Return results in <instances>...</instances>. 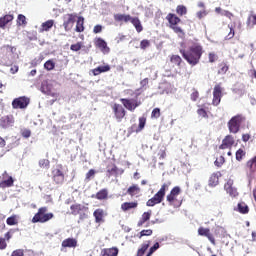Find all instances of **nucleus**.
<instances>
[{"label": "nucleus", "instance_id": "f257e3e1", "mask_svg": "<svg viewBox=\"0 0 256 256\" xmlns=\"http://www.w3.org/2000/svg\"><path fill=\"white\" fill-rule=\"evenodd\" d=\"M180 53L190 65L194 66L199 63V59H201V56L203 55V46L199 43H194L189 47L188 51L180 50Z\"/></svg>", "mask_w": 256, "mask_h": 256}, {"label": "nucleus", "instance_id": "f03ea898", "mask_svg": "<svg viewBox=\"0 0 256 256\" xmlns=\"http://www.w3.org/2000/svg\"><path fill=\"white\" fill-rule=\"evenodd\" d=\"M245 121V116L238 114L233 116L227 123V127L230 133L237 135V132L240 131L242 123Z\"/></svg>", "mask_w": 256, "mask_h": 256}, {"label": "nucleus", "instance_id": "7ed1b4c3", "mask_svg": "<svg viewBox=\"0 0 256 256\" xmlns=\"http://www.w3.org/2000/svg\"><path fill=\"white\" fill-rule=\"evenodd\" d=\"M53 217H55L53 213H47V207H41L32 218V223H47V221H51Z\"/></svg>", "mask_w": 256, "mask_h": 256}, {"label": "nucleus", "instance_id": "20e7f679", "mask_svg": "<svg viewBox=\"0 0 256 256\" xmlns=\"http://www.w3.org/2000/svg\"><path fill=\"white\" fill-rule=\"evenodd\" d=\"M30 100L25 96L18 97L12 101L13 109H27Z\"/></svg>", "mask_w": 256, "mask_h": 256}, {"label": "nucleus", "instance_id": "39448f33", "mask_svg": "<svg viewBox=\"0 0 256 256\" xmlns=\"http://www.w3.org/2000/svg\"><path fill=\"white\" fill-rule=\"evenodd\" d=\"M75 19H77V14H66L63 16V27L65 31H71L73 29Z\"/></svg>", "mask_w": 256, "mask_h": 256}, {"label": "nucleus", "instance_id": "423d86ee", "mask_svg": "<svg viewBox=\"0 0 256 256\" xmlns=\"http://www.w3.org/2000/svg\"><path fill=\"white\" fill-rule=\"evenodd\" d=\"M121 103L126 109H128V111H135V109L141 105V102L137 101L136 99L122 98Z\"/></svg>", "mask_w": 256, "mask_h": 256}, {"label": "nucleus", "instance_id": "0eeeda50", "mask_svg": "<svg viewBox=\"0 0 256 256\" xmlns=\"http://www.w3.org/2000/svg\"><path fill=\"white\" fill-rule=\"evenodd\" d=\"M13 125H15V117H13V115L3 116L0 119V127H2V129H9V127H13Z\"/></svg>", "mask_w": 256, "mask_h": 256}, {"label": "nucleus", "instance_id": "6e6552de", "mask_svg": "<svg viewBox=\"0 0 256 256\" xmlns=\"http://www.w3.org/2000/svg\"><path fill=\"white\" fill-rule=\"evenodd\" d=\"M221 97H223V89H221V86L216 85L213 90L212 105L217 107V105H219V103H221Z\"/></svg>", "mask_w": 256, "mask_h": 256}, {"label": "nucleus", "instance_id": "1a4fd4ad", "mask_svg": "<svg viewBox=\"0 0 256 256\" xmlns=\"http://www.w3.org/2000/svg\"><path fill=\"white\" fill-rule=\"evenodd\" d=\"M71 213L72 215H80V219H83V216L85 213H87V207L81 205V204H73L71 207Z\"/></svg>", "mask_w": 256, "mask_h": 256}, {"label": "nucleus", "instance_id": "9d476101", "mask_svg": "<svg viewBox=\"0 0 256 256\" xmlns=\"http://www.w3.org/2000/svg\"><path fill=\"white\" fill-rule=\"evenodd\" d=\"M180 194L181 188L176 186L171 190L170 194L166 196V201H168L170 205H173L174 201H177V197H179Z\"/></svg>", "mask_w": 256, "mask_h": 256}, {"label": "nucleus", "instance_id": "9b49d317", "mask_svg": "<svg viewBox=\"0 0 256 256\" xmlns=\"http://www.w3.org/2000/svg\"><path fill=\"white\" fill-rule=\"evenodd\" d=\"M167 191H169V184L165 183L161 186L160 190L153 196L154 199L158 203H161L165 198V193H167Z\"/></svg>", "mask_w": 256, "mask_h": 256}, {"label": "nucleus", "instance_id": "f8f14e48", "mask_svg": "<svg viewBox=\"0 0 256 256\" xmlns=\"http://www.w3.org/2000/svg\"><path fill=\"white\" fill-rule=\"evenodd\" d=\"M198 235L201 237H207V239L212 243V245H215V238L211 234V230L209 228L200 227L198 229Z\"/></svg>", "mask_w": 256, "mask_h": 256}, {"label": "nucleus", "instance_id": "ddd939ff", "mask_svg": "<svg viewBox=\"0 0 256 256\" xmlns=\"http://www.w3.org/2000/svg\"><path fill=\"white\" fill-rule=\"evenodd\" d=\"M224 189L228 195L231 197H237L239 192H237V188L233 187V180H228L224 185Z\"/></svg>", "mask_w": 256, "mask_h": 256}, {"label": "nucleus", "instance_id": "4468645a", "mask_svg": "<svg viewBox=\"0 0 256 256\" xmlns=\"http://www.w3.org/2000/svg\"><path fill=\"white\" fill-rule=\"evenodd\" d=\"M113 111L118 122H120L123 117H125V108H123V106L120 104H114Z\"/></svg>", "mask_w": 256, "mask_h": 256}, {"label": "nucleus", "instance_id": "2eb2a0df", "mask_svg": "<svg viewBox=\"0 0 256 256\" xmlns=\"http://www.w3.org/2000/svg\"><path fill=\"white\" fill-rule=\"evenodd\" d=\"M235 145V138L231 135H227L220 145V149H231Z\"/></svg>", "mask_w": 256, "mask_h": 256}, {"label": "nucleus", "instance_id": "dca6fc26", "mask_svg": "<svg viewBox=\"0 0 256 256\" xmlns=\"http://www.w3.org/2000/svg\"><path fill=\"white\" fill-rule=\"evenodd\" d=\"M52 175L55 183H57L58 185L65 181V176L63 175V172H61V170L59 169H54L52 171Z\"/></svg>", "mask_w": 256, "mask_h": 256}, {"label": "nucleus", "instance_id": "f3484780", "mask_svg": "<svg viewBox=\"0 0 256 256\" xmlns=\"http://www.w3.org/2000/svg\"><path fill=\"white\" fill-rule=\"evenodd\" d=\"M5 177H7V172H4L3 174V181L0 182V187L1 189H5L7 187H13V177L9 176L8 179H5Z\"/></svg>", "mask_w": 256, "mask_h": 256}, {"label": "nucleus", "instance_id": "a211bd4d", "mask_svg": "<svg viewBox=\"0 0 256 256\" xmlns=\"http://www.w3.org/2000/svg\"><path fill=\"white\" fill-rule=\"evenodd\" d=\"M13 19L14 17L11 14H7L4 17H0V29H5L6 25H8V23H11Z\"/></svg>", "mask_w": 256, "mask_h": 256}, {"label": "nucleus", "instance_id": "6ab92c4d", "mask_svg": "<svg viewBox=\"0 0 256 256\" xmlns=\"http://www.w3.org/2000/svg\"><path fill=\"white\" fill-rule=\"evenodd\" d=\"M114 20L118 21L119 23H129L131 21V15L127 14H115L114 15Z\"/></svg>", "mask_w": 256, "mask_h": 256}, {"label": "nucleus", "instance_id": "aec40b11", "mask_svg": "<svg viewBox=\"0 0 256 256\" xmlns=\"http://www.w3.org/2000/svg\"><path fill=\"white\" fill-rule=\"evenodd\" d=\"M119 255V249L117 248H106L101 251V256H117Z\"/></svg>", "mask_w": 256, "mask_h": 256}, {"label": "nucleus", "instance_id": "412c9836", "mask_svg": "<svg viewBox=\"0 0 256 256\" xmlns=\"http://www.w3.org/2000/svg\"><path fill=\"white\" fill-rule=\"evenodd\" d=\"M96 46H98L99 49H101L102 53H109V47H107V42H105V40L98 38L96 40Z\"/></svg>", "mask_w": 256, "mask_h": 256}, {"label": "nucleus", "instance_id": "4be33fe9", "mask_svg": "<svg viewBox=\"0 0 256 256\" xmlns=\"http://www.w3.org/2000/svg\"><path fill=\"white\" fill-rule=\"evenodd\" d=\"M167 21L170 24V27H175L177 26V23H180L181 19H179V17H177L175 14H168L166 17Z\"/></svg>", "mask_w": 256, "mask_h": 256}, {"label": "nucleus", "instance_id": "5701e85b", "mask_svg": "<svg viewBox=\"0 0 256 256\" xmlns=\"http://www.w3.org/2000/svg\"><path fill=\"white\" fill-rule=\"evenodd\" d=\"M219 177H221L220 172H216L210 176V179H209L210 187H216V185H219Z\"/></svg>", "mask_w": 256, "mask_h": 256}, {"label": "nucleus", "instance_id": "b1692460", "mask_svg": "<svg viewBox=\"0 0 256 256\" xmlns=\"http://www.w3.org/2000/svg\"><path fill=\"white\" fill-rule=\"evenodd\" d=\"M93 215L95 217L96 223H101V222H103V218L105 217V211H103V209L99 208L94 211Z\"/></svg>", "mask_w": 256, "mask_h": 256}, {"label": "nucleus", "instance_id": "393cba45", "mask_svg": "<svg viewBox=\"0 0 256 256\" xmlns=\"http://www.w3.org/2000/svg\"><path fill=\"white\" fill-rule=\"evenodd\" d=\"M130 22L134 25L137 33H141V31H143V25H141V20H139V18L131 17Z\"/></svg>", "mask_w": 256, "mask_h": 256}, {"label": "nucleus", "instance_id": "a878e982", "mask_svg": "<svg viewBox=\"0 0 256 256\" xmlns=\"http://www.w3.org/2000/svg\"><path fill=\"white\" fill-rule=\"evenodd\" d=\"M62 247H77V240L74 238H67L63 240Z\"/></svg>", "mask_w": 256, "mask_h": 256}, {"label": "nucleus", "instance_id": "bb28decb", "mask_svg": "<svg viewBox=\"0 0 256 256\" xmlns=\"http://www.w3.org/2000/svg\"><path fill=\"white\" fill-rule=\"evenodd\" d=\"M83 23H85V18L79 16L76 23L77 33H82V31H85V27L83 26Z\"/></svg>", "mask_w": 256, "mask_h": 256}, {"label": "nucleus", "instance_id": "cd10ccee", "mask_svg": "<svg viewBox=\"0 0 256 256\" xmlns=\"http://www.w3.org/2000/svg\"><path fill=\"white\" fill-rule=\"evenodd\" d=\"M111 67L109 65L99 66L93 70L94 75H101V73H107Z\"/></svg>", "mask_w": 256, "mask_h": 256}, {"label": "nucleus", "instance_id": "c85d7f7f", "mask_svg": "<svg viewBox=\"0 0 256 256\" xmlns=\"http://www.w3.org/2000/svg\"><path fill=\"white\" fill-rule=\"evenodd\" d=\"M137 207V202H125L121 205L122 211H129L130 209H135Z\"/></svg>", "mask_w": 256, "mask_h": 256}, {"label": "nucleus", "instance_id": "c756f323", "mask_svg": "<svg viewBox=\"0 0 256 256\" xmlns=\"http://www.w3.org/2000/svg\"><path fill=\"white\" fill-rule=\"evenodd\" d=\"M149 219H151V211L144 212L142 214L141 220L138 222V227H141V225H143V223H146V221H149Z\"/></svg>", "mask_w": 256, "mask_h": 256}, {"label": "nucleus", "instance_id": "7c9ffc66", "mask_svg": "<svg viewBox=\"0 0 256 256\" xmlns=\"http://www.w3.org/2000/svg\"><path fill=\"white\" fill-rule=\"evenodd\" d=\"M53 25H55L54 20H48V21L42 23V25H41L42 31H49V29H51L53 27Z\"/></svg>", "mask_w": 256, "mask_h": 256}, {"label": "nucleus", "instance_id": "2f4dec72", "mask_svg": "<svg viewBox=\"0 0 256 256\" xmlns=\"http://www.w3.org/2000/svg\"><path fill=\"white\" fill-rule=\"evenodd\" d=\"M129 195H139V193L141 192V188H139L138 185H133L131 187L128 188Z\"/></svg>", "mask_w": 256, "mask_h": 256}, {"label": "nucleus", "instance_id": "473e14b6", "mask_svg": "<svg viewBox=\"0 0 256 256\" xmlns=\"http://www.w3.org/2000/svg\"><path fill=\"white\" fill-rule=\"evenodd\" d=\"M238 211L239 213H249V206H247V204H245V202H240L238 203Z\"/></svg>", "mask_w": 256, "mask_h": 256}, {"label": "nucleus", "instance_id": "72a5a7b5", "mask_svg": "<svg viewBox=\"0 0 256 256\" xmlns=\"http://www.w3.org/2000/svg\"><path fill=\"white\" fill-rule=\"evenodd\" d=\"M44 69L46 71H53L55 69V62L53 60H48L44 63Z\"/></svg>", "mask_w": 256, "mask_h": 256}, {"label": "nucleus", "instance_id": "f704fd0d", "mask_svg": "<svg viewBox=\"0 0 256 256\" xmlns=\"http://www.w3.org/2000/svg\"><path fill=\"white\" fill-rule=\"evenodd\" d=\"M171 29H173L174 33H177L178 37H180L181 39H183V37H185V32H183V29H181V27L172 26Z\"/></svg>", "mask_w": 256, "mask_h": 256}, {"label": "nucleus", "instance_id": "c9c22d12", "mask_svg": "<svg viewBox=\"0 0 256 256\" xmlns=\"http://www.w3.org/2000/svg\"><path fill=\"white\" fill-rule=\"evenodd\" d=\"M176 12L178 15H187V7L183 6V5H179L176 8Z\"/></svg>", "mask_w": 256, "mask_h": 256}, {"label": "nucleus", "instance_id": "e433bc0d", "mask_svg": "<svg viewBox=\"0 0 256 256\" xmlns=\"http://www.w3.org/2000/svg\"><path fill=\"white\" fill-rule=\"evenodd\" d=\"M17 25L21 26V25H27V18L25 17V15H18L17 18Z\"/></svg>", "mask_w": 256, "mask_h": 256}, {"label": "nucleus", "instance_id": "4c0bfd02", "mask_svg": "<svg viewBox=\"0 0 256 256\" xmlns=\"http://www.w3.org/2000/svg\"><path fill=\"white\" fill-rule=\"evenodd\" d=\"M243 157H245V152L243 149H238L236 151V161H243Z\"/></svg>", "mask_w": 256, "mask_h": 256}, {"label": "nucleus", "instance_id": "58836bf2", "mask_svg": "<svg viewBox=\"0 0 256 256\" xmlns=\"http://www.w3.org/2000/svg\"><path fill=\"white\" fill-rule=\"evenodd\" d=\"M96 199H107V190H101L96 194Z\"/></svg>", "mask_w": 256, "mask_h": 256}, {"label": "nucleus", "instance_id": "ea45409f", "mask_svg": "<svg viewBox=\"0 0 256 256\" xmlns=\"http://www.w3.org/2000/svg\"><path fill=\"white\" fill-rule=\"evenodd\" d=\"M150 235H153V230L148 229V230H142L138 237L139 239H141V237H149Z\"/></svg>", "mask_w": 256, "mask_h": 256}, {"label": "nucleus", "instance_id": "a19ab883", "mask_svg": "<svg viewBox=\"0 0 256 256\" xmlns=\"http://www.w3.org/2000/svg\"><path fill=\"white\" fill-rule=\"evenodd\" d=\"M157 249H159V242H156L150 249H149V252L147 253L146 256H151L153 255V253L155 251H157Z\"/></svg>", "mask_w": 256, "mask_h": 256}, {"label": "nucleus", "instance_id": "79ce46f5", "mask_svg": "<svg viewBox=\"0 0 256 256\" xmlns=\"http://www.w3.org/2000/svg\"><path fill=\"white\" fill-rule=\"evenodd\" d=\"M39 166L42 167V169H49V160L47 159L40 160Z\"/></svg>", "mask_w": 256, "mask_h": 256}, {"label": "nucleus", "instance_id": "37998d69", "mask_svg": "<svg viewBox=\"0 0 256 256\" xmlns=\"http://www.w3.org/2000/svg\"><path fill=\"white\" fill-rule=\"evenodd\" d=\"M171 63H174V65H181V58L179 55H173L171 57Z\"/></svg>", "mask_w": 256, "mask_h": 256}, {"label": "nucleus", "instance_id": "c03bdc74", "mask_svg": "<svg viewBox=\"0 0 256 256\" xmlns=\"http://www.w3.org/2000/svg\"><path fill=\"white\" fill-rule=\"evenodd\" d=\"M146 205L147 207H155V205H159V203L154 197H152L147 201Z\"/></svg>", "mask_w": 256, "mask_h": 256}, {"label": "nucleus", "instance_id": "a18cd8bd", "mask_svg": "<svg viewBox=\"0 0 256 256\" xmlns=\"http://www.w3.org/2000/svg\"><path fill=\"white\" fill-rule=\"evenodd\" d=\"M7 225H17V218L16 216H11L6 220Z\"/></svg>", "mask_w": 256, "mask_h": 256}, {"label": "nucleus", "instance_id": "49530a36", "mask_svg": "<svg viewBox=\"0 0 256 256\" xmlns=\"http://www.w3.org/2000/svg\"><path fill=\"white\" fill-rule=\"evenodd\" d=\"M7 249V241H5V238L0 237V251H5Z\"/></svg>", "mask_w": 256, "mask_h": 256}, {"label": "nucleus", "instance_id": "de8ad7c7", "mask_svg": "<svg viewBox=\"0 0 256 256\" xmlns=\"http://www.w3.org/2000/svg\"><path fill=\"white\" fill-rule=\"evenodd\" d=\"M152 117H154V119H159V117H161V109L155 108L152 111Z\"/></svg>", "mask_w": 256, "mask_h": 256}, {"label": "nucleus", "instance_id": "09e8293b", "mask_svg": "<svg viewBox=\"0 0 256 256\" xmlns=\"http://www.w3.org/2000/svg\"><path fill=\"white\" fill-rule=\"evenodd\" d=\"M223 163H225V158L223 156H220L219 158L216 159V161L214 162V164L216 165V167H221V165H223Z\"/></svg>", "mask_w": 256, "mask_h": 256}, {"label": "nucleus", "instance_id": "8fccbe9b", "mask_svg": "<svg viewBox=\"0 0 256 256\" xmlns=\"http://www.w3.org/2000/svg\"><path fill=\"white\" fill-rule=\"evenodd\" d=\"M151 45L149 40H142L140 43V49H147Z\"/></svg>", "mask_w": 256, "mask_h": 256}, {"label": "nucleus", "instance_id": "3c124183", "mask_svg": "<svg viewBox=\"0 0 256 256\" xmlns=\"http://www.w3.org/2000/svg\"><path fill=\"white\" fill-rule=\"evenodd\" d=\"M94 177H95V170L91 169L86 174V181H91V179H93Z\"/></svg>", "mask_w": 256, "mask_h": 256}, {"label": "nucleus", "instance_id": "603ef678", "mask_svg": "<svg viewBox=\"0 0 256 256\" xmlns=\"http://www.w3.org/2000/svg\"><path fill=\"white\" fill-rule=\"evenodd\" d=\"M146 121H147V119H145V117L139 118V129H140V131L145 129Z\"/></svg>", "mask_w": 256, "mask_h": 256}, {"label": "nucleus", "instance_id": "864d4df0", "mask_svg": "<svg viewBox=\"0 0 256 256\" xmlns=\"http://www.w3.org/2000/svg\"><path fill=\"white\" fill-rule=\"evenodd\" d=\"M22 137H24L25 139H29L31 137V130L29 129L22 130Z\"/></svg>", "mask_w": 256, "mask_h": 256}, {"label": "nucleus", "instance_id": "5fc2aeb1", "mask_svg": "<svg viewBox=\"0 0 256 256\" xmlns=\"http://www.w3.org/2000/svg\"><path fill=\"white\" fill-rule=\"evenodd\" d=\"M217 59H218L217 54H215V53H213V52H211V53L209 54V62H210V63H215V61H217Z\"/></svg>", "mask_w": 256, "mask_h": 256}, {"label": "nucleus", "instance_id": "6e6d98bb", "mask_svg": "<svg viewBox=\"0 0 256 256\" xmlns=\"http://www.w3.org/2000/svg\"><path fill=\"white\" fill-rule=\"evenodd\" d=\"M197 113L199 117H204V118L207 117V111H205V109L203 108L198 109Z\"/></svg>", "mask_w": 256, "mask_h": 256}, {"label": "nucleus", "instance_id": "4d7b16f0", "mask_svg": "<svg viewBox=\"0 0 256 256\" xmlns=\"http://www.w3.org/2000/svg\"><path fill=\"white\" fill-rule=\"evenodd\" d=\"M71 51H80L81 50V45L79 43L73 44L70 47Z\"/></svg>", "mask_w": 256, "mask_h": 256}, {"label": "nucleus", "instance_id": "13d9d810", "mask_svg": "<svg viewBox=\"0 0 256 256\" xmlns=\"http://www.w3.org/2000/svg\"><path fill=\"white\" fill-rule=\"evenodd\" d=\"M206 16H207V11L205 10L197 12L198 19H203V17H206Z\"/></svg>", "mask_w": 256, "mask_h": 256}, {"label": "nucleus", "instance_id": "bf43d9fd", "mask_svg": "<svg viewBox=\"0 0 256 256\" xmlns=\"http://www.w3.org/2000/svg\"><path fill=\"white\" fill-rule=\"evenodd\" d=\"M23 255H24V253H23V250H21V249L15 250L11 254V256H23Z\"/></svg>", "mask_w": 256, "mask_h": 256}, {"label": "nucleus", "instance_id": "052dcab7", "mask_svg": "<svg viewBox=\"0 0 256 256\" xmlns=\"http://www.w3.org/2000/svg\"><path fill=\"white\" fill-rule=\"evenodd\" d=\"M103 31V26L96 25L94 26L93 33H101Z\"/></svg>", "mask_w": 256, "mask_h": 256}, {"label": "nucleus", "instance_id": "680f3d73", "mask_svg": "<svg viewBox=\"0 0 256 256\" xmlns=\"http://www.w3.org/2000/svg\"><path fill=\"white\" fill-rule=\"evenodd\" d=\"M197 99H199V92L198 91H194L191 94V100L192 101H197Z\"/></svg>", "mask_w": 256, "mask_h": 256}, {"label": "nucleus", "instance_id": "e2e57ef3", "mask_svg": "<svg viewBox=\"0 0 256 256\" xmlns=\"http://www.w3.org/2000/svg\"><path fill=\"white\" fill-rule=\"evenodd\" d=\"M233 37H235V30H233V28L230 27V32H229V34L226 36V39H233Z\"/></svg>", "mask_w": 256, "mask_h": 256}, {"label": "nucleus", "instance_id": "0e129e2a", "mask_svg": "<svg viewBox=\"0 0 256 256\" xmlns=\"http://www.w3.org/2000/svg\"><path fill=\"white\" fill-rule=\"evenodd\" d=\"M221 15H224L225 17H228L229 19H231V17H233V14L227 10H223L221 12Z\"/></svg>", "mask_w": 256, "mask_h": 256}, {"label": "nucleus", "instance_id": "69168bd1", "mask_svg": "<svg viewBox=\"0 0 256 256\" xmlns=\"http://www.w3.org/2000/svg\"><path fill=\"white\" fill-rule=\"evenodd\" d=\"M149 84V79H143L141 82H140V85L143 88L147 87V85Z\"/></svg>", "mask_w": 256, "mask_h": 256}, {"label": "nucleus", "instance_id": "338daca9", "mask_svg": "<svg viewBox=\"0 0 256 256\" xmlns=\"http://www.w3.org/2000/svg\"><path fill=\"white\" fill-rule=\"evenodd\" d=\"M249 139H251V136H249V134L242 135V141H244V143H247Z\"/></svg>", "mask_w": 256, "mask_h": 256}, {"label": "nucleus", "instance_id": "774afa93", "mask_svg": "<svg viewBox=\"0 0 256 256\" xmlns=\"http://www.w3.org/2000/svg\"><path fill=\"white\" fill-rule=\"evenodd\" d=\"M226 71H229V67L227 65H224L220 70L219 73H225Z\"/></svg>", "mask_w": 256, "mask_h": 256}]
</instances>
